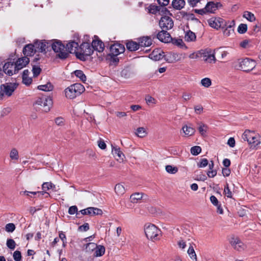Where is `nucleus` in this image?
<instances>
[{"instance_id": "1", "label": "nucleus", "mask_w": 261, "mask_h": 261, "mask_svg": "<svg viewBox=\"0 0 261 261\" xmlns=\"http://www.w3.org/2000/svg\"><path fill=\"white\" fill-rule=\"evenodd\" d=\"M169 63H173L179 59L178 55L175 53H169L165 55V53L161 48L154 49L149 55V58L154 61H159L163 58Z\"/></svg>"}, {"instance_id": "2", "label": "nucleus", "mask_w": 261, "mask_h": 261, "mask_svg": "<svg viewBox=\"0 0 261 261\" xmlns=\"http://www.w3.org/2000/svg\"><path fill=\"white\" fill-rule=\"evenodd\" d=\"M53 104V101L51 97L47 95H42L37 99L34 106L36 110L42 112L47 113L50 110Z\"/></svg>"}, {"instance_id": "3", "label": "nucleus", "mask_w": 261, "mask_h": 261, "mask_svg": "<svg viewBox=\"0 0 261 261\" xmlns=\"http://www.w3.org/2000/svg\"><path fill=\"white\" fill-rule=\"evenodd\" d=\"M124 51L125 47L123 44L115 43L111 46V53L106 56V60L113 63H117L119 62V59L117 56L123 53Z\"/></svg>"}, {"instance_id": "4", "label": "nucleus", "mask_w": 261, "mask_h": 261, "mask_svg": "<svg viewBox=\"0 0 261 261\" xmlns=\"http://www.w3.org/2000/svg\"><path fill=\"white\" fill-rule=\"evenodd\" d=\"M85 90L84 86L81 83L71 85L64 90L65 95L68 99H74L80 96Z\"/></svg>"}, {"instance_id": "5", "label": "nucleus", "mask_w": 261, "mask_h": 261, "mask_svg": "<svg viewBox=\"0 0 261 261\" xmlns=\"http://www.w3.org/2000/svg\"><path fill=\"white\" fill-rule=\"evenodd\" d=\"M36 52L35 45L32 44L26 45L23 49V54L27 57L18 59L15 63V65H27L30 62L28 56H32Z\"/></svg>"}, {"instance_id": "6", "label": "nucleus", "mask_w": 261, "mask_h": 261, "mask_svg": "<svg viewBox=\"0 0 261 261\" xmlns=\"http://www.w3.org/2000/svg\"><path fill=\"white\" fill-rule=\"evenodd\" d=\"M144 231L147 239L153 242L160 240L161 237V230L152 224H146Z\"/></svg>"}, {"instance_id": "7", "label": "nucleus", "mask_w": 261, "mask_h": 261, "mask_svg": "<svg viewBox=\"0 0 261 261\" xmlns=\"http://www.w3.org/2000/svg\"><path fill=\"white\" fill-rule=\"evenodd\" d=\"M93 53V49L89 43H83L76 52V57L82 61L86 60Z\"/></svg>"}, {"instance_id": "8", "label": "nucleus", "mask_w": 261, "mask_h": 261, "mask_svg": "<svg viewBox=\"0 0 261 261\" xmlns=\"http://www.w3.org/2000/svg\"><path fill=\"white\" fill-rule=\"evenodd\" d=\"M161 15L163 16L159 22L160 26L163 29L169 30L173 27V21L172 18L169 16L171 15L170 12L167 8H164L161 11Z\"/></svg>"}, {"instance_id": "9", "label": "nucleus", "mask_w": 261, "mask_h": 261, "mask_svg": "<svg viewBox=\"0 0 261 261\" xmlns=\"http://www.w3.org/2000/svg\"><path fill=\"white\" fill-rule=\"evenodd\" d=\"M18 86L17 83H9L2 84L0 86V99H2L4 94L11 96Z\"/></svg>"}, {"instance_id": "10", "label": "nucleus", "mask_w": 261, "mask_h": 261, "mask_svg": "<svg viewBox=\"0 0 261 261\" xmlns=\"http://www.w3.org/2000/svg\"><path fill=\"white\" fill-rule=\"evenodd\" d=\"M51 47L57 55L61 59H65L69 56V53L66 51L64 45L59 41L54 42Z\"/></svg>"}, {"instance_id": "11", "label": "nucleus", "mask_w": 261, "mask_h": 261, "mask_svg": "<svg viewBox=\"0 0 261 261\" xmlns=\"http://www.w3.org/2000/svg\"><path fill=\"white\" fill-rule=\"evenodd\" d=\"M242 138L244 141L251 144V147L255 148L260 144V141L255 137L254 132L246 130L242 134Z\"/></svg>"}, {"instance_id": "12", "label": "nucleus", "mask_w": 261, "mask_h": 261, "mask_svg": "<svg viewBox=\"0 0 261 261\" xmlns=\"http://www.w3.org/2000/svg\"><path fill=\"white\" fill-rule=\"evenodd\" d=\"M201 58L207 63L215 64L216 62L215 50L210 48L202 49Z\"/></svg>"}, {"instance_id": "13", "label": "nucleus", "mask_w": 261, "mask_h": 261, "mask_svg": "<svg viewBox=\"0 0 261 261\" xmlns=\"http://www.w3.org/2000/svg\"><path fill=\"white\" fill-rule=\"evenodd\" d=\"M208 25L215 29L223 28L226 24V21L220 17H212L208 20Z\"/></svg>"}, {"instance_id": "14", "label": "nucleus", "mask_w": 261, "mask_h": 261, "mask_svg": "<svg viewBox=\"0 0 261 261\" xmlns=\"http://www.w3.org/2000/svg\"><path fill=\"white\" fill-rule=\"evenodd\" d=\"M235 25V21L234 20L226 21V24L223 28V35L225 37H228L234 32L232 28Z\"/></svg>"}, {"instance_id": "15", "label": "nucleus", "mask_w": 261, "mask_h": 261, "mask_svg": "<svg viewBox=\"0 0 261 261\" xmlns=\"http://www.w3.org/2000/svg\"><path fill=\"white\" fill-rule=\"evenodd\" d=\"M91 47L93 50H95L99 52L102 51L105 47L103 42L99 40L97 36H94V39L92 42Z\"/></svg>"}, {"instance_id": "16", "label": "nucleus", "mask_w": 261, "mask_h": 261, "mask_svg": "<svg viewBox=\"0 0 261 261\" xmlns=\"http://www.w3.org/2000/svg\"><path fill=\"white\" fill-rule=\"evenodd\" d=\"M230 243L234 249L241 251L244 249L245 246L241 241L238 238H231Z\"/></svg>"}, {"instance_id": "17", "label": "nucleus", "mask_w": 261, "mask_h": 261, "mask_svg": "<svg viewBox=\"0 0 261 261\" xmlns=\"http://www.w3.org/2000/svg\"><path fill=\"white\" fill-rule=\"evenodd\" d=\"M157 38L164 43H168L172 40L170 34L164 30L161 31L157 34Z\"/></svg>"}, {"instance_id": "18", "label": "nucleus", "mask_w": 261, "mask_h": 261, "mask_svg": "<svg viewBox=\"0 0 261 261\" xmlns=\"http://www.w3.org/2000/svg\"><path fill=\"white\" fill-rule=\"evenodd\" d=\"M24 66H3L4 72L9 76L16 74Z\"/></svg>"}, {"instance_id": "19", "label": "nucleus", "mask_w": 261, "mask_h": 261, "mask_svg": "<svg viewBox=\"0 0 261 261\" xmlns=\"http://www.w3.org/2000/svg\"><path fill=\"white\" fill-rule=\"evenodd\" d=\"M138 40L141 47H148L152 43V39L150 36H143L138 38Z\"/></svg>"}, {"instance_id": "20", "label": "nucleus", "mask_w": 261, "mask_h": 261, "mask_svg": "<svg viewBox=\"0 0 261 261\" xmlns=\"http://www.w3.org/2000/svg\"><path fill=\"white\" fill-rule=\"evenodd\" d=\"M220 6H221V4L220 3H215L213 2H210L207 3L205 7L207 13H214Z\"/></svg>"}, {"instance_id": "21", "label": "nucleus", "mask_w": 261, "mask_h": 261, "mask_svg": "<svg viewBox=\"0 0 261 261\" xmlns=\"http://www.w3.org/2000/svg\"><path fill=\"white\" fill-rule=\"evenodd\" d=\"M30 71L28 70H24L23 71L22 75V82L25 85L28 86L32 83V79L29 76Z\"/></svg>"}, {"instance_id": "22", "label": "nucleus", "mask_w": 261, "mask_h": 261, "mask_svg": "<svg viewBox=\"0 0 261 261\" xmlns=\"http://www.w3.org/2000/svg\"><path fill=\"white\" fill-rule=\"evenodd\" d=\"M79 44L75 41H71L66 45V49L70 53H74L76 55V52L79 49Z\"/></svg>"}, {"instance_id": "23", "label": "nucleus", "mask_w": 261, "mask_h": 261, "mask_svg": "<svg viewBox=\"0 0 261 261\" xmlns=\"http://www.w3.org/2000/svg\"><path fill=\"white\" fill-rule=\"evenodd\" d=\"M55 188V186L51 182H45L42 185V191H41L43 193V195L44 194H46L47 196L46 197L49 196V194L47 192L50 189H52Z\"/></svg>"}, {"instance_id": "24", "label": "nucleus", "mask_w": 261, "mask_h": 261, "mask_svg": "<svg viewBox=\"0 0 261 261\" xmlns=\"http://www.w3.org/2000/svg\"><path fill=\"white\" fill-rule=\"evenodd\" d=\"M238 68H237V70H240L243 71L245 72H251L252 74H260L261 71L260 70H256L255 66H253V67L249 68H248V66H238Z\"/></svg>"}, {"instance_id": "25", "label": "nucleus", "mask_w": 261, "mask_h": 261, "mask_svg": "<svg viewBox=\"0 0 261 261\" xmlns=\"http://www.w3.org/2000/svg\"><path fill=\"white\" fill-rule=\"evenodd\" d=\"M112 151L114 156L116 158L117 160H123V157H124V155L120 150L119 147H113Z\"/></svg>"}, {"instance_id": "26", "label": "nucleus", "mask_w": 261, "mask_h": 261, "mask_svg": "<svg viewBox=\"0 0 261 261\" xmlns=\"http://www.w3.org/2000/svg\"><path fill=\"white\" fill-rule=\"evenodd\" d=\"M238 63L240 65H255L257 64L255 60L249 58L239 59Z\"/></svg>"}, {"instance_id": "27", "label": "nucleus", "mask_w": 261, "mask_h": 261, "mask_svg": "<svg viewBox=\"0 0 261 261\" xmlns=\"http://www.w3.org/2000/svg\"><path fill=\"white\" fill-rule=\"evenodd\" d=\"M36 52L43 53L45 51L47 48V43L46 42H35Z\"/></svg>"}, {"instance_id": "28", "label": "nucleus", "mask_w": 261, "mask_h": 261, "mask_svg": "<svg viewBox=\"0 0 261 261\" xmlns=\"http://www.w3.org/2000/svg\"><path fill=\"white\" fill-rule=\"evenodd\" d=\"M243 17L250 22H253L256 20L254 14L250 11H245L243 12Z\"/></svg>"}, {"instance_id": "29", "label": "nucleus", "mask_w": 261, "mask_h": 261, "mask_svg": "<svg viewBox=\"0 0 261 261\" xmlns=\"http://www.w3.org/2000/svg\"><path fill=\"white\" fill-rule=\"evenodd\" d=\"M126 46L127 49L131 51L138 50L140 47L139 42L137 43L133 41H129L126 43Z\"/></svg>"}, {"instance_id": "30", "label": "nucleus", "mask_w": 261, "mask_h": 261, "mask_svg": "<svg viewBox=\"0 0 261 261\" xmlns=\"http://www.w3.org/2000/svg\"><path fill=\"white\" fill-rule=\"evenodd\" d=\"M186 3L184 0H173L172 3L173 7L176 10H181L185 6Z\"/></svg>"}, {"instance_id": "31", "label": "nucleus", "mask_w": 261, "mask_h": 261, "mask_svg": "<svg viewBox=\"0 0 261 261\" xmlns=\"http://www.w3.org/2000/svg\"><path fill=\"white\" fill-rule=\"evenodd\" d=\"M182 129L183 132L185 133V136H193L195 132V129L194 128L187 125L183 126Z\"/></svg>"}, {"instance_id": "32", "label": "nucleus", "mask_w": 261, "mask_h": 261, "mask_svg": "<svg viewBox=\"0 0 261 261\" xmlns=\"http://www.w3.org/2000/svg\"><path fill=\"white\" fill-rule=\"evenodd\" d=\"M105 248L101 245H97V248L95 249L93 255L95 257L101 256L105 254Z\"/></svg>"}, {"instance_id": "33", "label": "nucleus", "mask_w": 261, "mask_h": 261, "mask_svg": "<svg viewBox=\"0 0 261 261\" xmlns=\"http://www.w3.org/2000/svg\"><path fill=\"white\" fill-rule=\"evenodd\" d=\"M185 40L188 42L195 41L196 39V36L194 33L191 31L186 32L185 36Z\"/></svg>"}, {"instance_id": "34", "label": "nucleus", "mask_w": 261, "mask_h": 261, "mask_svg": "<svg viewBox=\"0 0 261 261\" xmlns=\"http://www.w3.org/2000/svg\"><path fill=\"white\" fill-rule=\"evenodd\" d=\"M197 124L198 125V130L200 135L203 136L205 135L207 129V125L202 122H198Z\"/></svg>"}, {"instance_id": "35", "label": "nucleus", "mask_w": 261, "mask_h": 261, "mask_svg": "<svg viewBox=\"0 0 261 261\" xmlns=\"http://www.w3.org/2000/svg\"><path fill=\"white\" fill-rule=\"evenodd\" d=\"M115 191L117 195H121L125 193V190L123 185L118 184L115 187Z\"/></svg>"}, {"instance_id": "36", "label": "nucleus", "mask_w": 261, "mask_h": 261, "mask_svg": "<svg viewBox=\"0 0 261 261\" xmlns=\"http://www.w3.org/2000/svg\"><path fill=\"white\" fill-rule=\"evenodd\" d=\"M187 253L188 255H189L190 257L192 259L194 260L195 261L197 260V256L196 254V253L195 252L194 247L192 245H190V246L189 247V249L187 251Z\"/></svg>"}, {"instance_id": "37", "label": "nucleus", "mask_w": 261, "mask_h": 261, "mask_svg": "<svg viewBox=\"0 0 261 261\" xmlns=\"http://www.w3.org/2000/svg\"><path fill=\"white\" fill-rule=\"evenodd\" d=\"M37 88L40 90L44 91H50L53 89V86L50 83H48L45 85L38 86Z\"/></svg>"}, {"instance_id": "38", "label": "nucleus", "mask_w": 261, "mask_h": 261, "mask_svg": "<svg viewBox=\"0 0 261 261\" xmlns=\"http://www.w3.org/2000/svg\"><path fill=\"white\" fill-rule=\"evenodd\" d=\"M143 196L142 193H136L130 195V199L132 202L136 203L139 200L142 199Z\"/></svg>"}, {"instance_id": "39", "label": "nucleus", "mask_w": 261, "mask_h": 261, "mask_svg": "<svg viewBox=\"0 0 261 261\" xmlns=\"http://www.w3.org/2000/svg\"><path fill=\"white\" fill-rule=\"evenodd\" d=\"M136 134L140 138H143L145 137L147 133L144 127H140L137 129Z\"/></svg>"}, {"instance_id": "40", "label": "nucleus", "mask_w": 261, "mask_h": 261, "mask_svg": "<svg viewBox=\"0 0 261 261\" xmlns=\"http://www.w3.org/2000/svg\"><path fill=\"white\" fill-rule=\"evenodd\" d=\"M10 158L12 160H18L19 159V154L18 150L14 148L11 149L10 152Z\"/></svg>"}, {"instance_id": "41", "label": "nucleus", "mask_w": 261, "mask_h": 261, "mask_svg": "<svg viewBox=\"0 0 261 261\" xmlns=\"http://www.w3.org/2000/svg\"><path fill=\"white\" fill-rule=\"evenodd\" d=\"M97 248V244L94 243H89L87 244L85 250L86 252H90L91 251H94L95 249Z\"/></svg>"}, {"instance_id": "42", "label": "nucleus", "mask_w": 261, "mask_h": 261, "mask_svg": "<svg viewBox=\"0 0 261 261\" xmlns=\"http://www.w3.org/2000/svg\"><path fill=\"white\" fill-rule=\"evenodd\" d=\"M166 171L170 174H175L178 172V168L171 165H167L165 167Z\"/></svg>"}, {"instance_id": "43", "label": "nucleus", "mask_w": 261, "mask_h": 261, "mask_svg": "<svg viewBox=\"0 0 261 261\" xmlns=\"http://www.w3.org/2000/svg\"><path fill=\"white\" fill-rule=\"evenodd\" d=\"M74 74L75 76L79 77L82 82H84L86 81V76L82 71L79 70H75Z\"/></svg>"}, {"instance_id": "44", "label": "nucleus", "mask_w": 261, "mask_h": 261, "mask_svg": "<svg viewBox=\"0 0 261 261\" xmlns=\"http://www.w3.org/2000/svg\"><path fill=\"white\" fill-rule=\"evenodd\" d=\"M247 31V25L245 23H241L238 28V32L241 34L245 33Z\"/></svg>"}, {"instance_id": "45", "label": "nucleus", "mask_w": 261, "mask_h": 261, "mask_svg": "<svg viewBox=\"0 0 261 261\" xmlns=\"http://www.w3.org/2000/svg\"><path fill=\"white\" fill-rule=\"evenodd\" d=\"M68 213L70 215H73L74 214H76V217L78 218H81L80 216V213H77V207L76 206H71L68 209Z\"/></svg>"}, {"instance_id": "46", "label": "nucleus", "mask_w": 261, "mask_h": 261, "mask_svg": "<svg viewBox=\"0 0 261 261\" xmlns=\"http://www.w3.org/2000/svg\"><path fill=\"white\" fill-rule=\"evenodd\" d=\"M190 151L192 154L197 155L201 152V148L199 146H195L191 147Z\"/></svg>"}, {"instance_id": "47", "label": "nucleus", "mask_w": 261, "mask_h": 261, "mask_svg": "<svg viewBox=\"0 0 261 261\" xmlns=\"http://www.w3.org/2000/svg\"><path fill=\"white\" fill-rule=\"evenodd\" d=\"M172 42L173 44L181 48L185 46V43L181 39H172Z\"/></svg>"}, {"instance_id": "48", "label": "nucleus", "mask_w": 261, "mask_h": 261, "mask_svg": "<svg viewBox=\"0 0 261 261\" xmlns=\"http://www.w3.org/2000/svg\"><path fill=\"white\" fill-rule=\"evenodd\" d=\"M224 193L228 198H232V193L229 188L228 183H226V185L224 186Z\"/></svg>"}, {"instance_id": "49", "label": "nucleus", "mask_w": 261, "mask_h": 261, "mask_svg": "<svg viewBox=\"0 0 261 261\" xmlns=\"http://www.w3.org/2000/svg\"><path fill=\"white\" fill-rule=\"evenodd\" d=\"M145 100L146 103L149 105L151 104H156L157 102V100L154 98H153V97L149 95H147L146 96Z\"/></svg>"}, {"instance_id": "50", "label": "nucleus", "mask_w": 261, "mask_h": 261, "mask_svg": "<svg viewBox=\"0 0 261 261\" xmlns=\"http://www.w3.org/2000/svg\"><path fill=\"white\" fill-rule=\"evenodd\" d=\"M201 84L203 86L208 88L211 85L212 82L210 79L205 77L201 80Z\"/></svg>"}, {"instance_id": "51", "label": "nucleus", "mask_w": 261, "mask_h": 261, "mask_svg": "<svg viewBox=\"0 0 261 261\" xmlns=\"http://www.w3.org/2000/svg\"><path fill=\"white\" fill-rule=\"evenodd\" d=\"M15 225L12 223H10L6 225L5 230L8 232H12L15 229Z\"/></svg>"}, {"instance_id": "52", "label": "nucleus", "mask_w": 261, "mask_h": 261, "mask_svg": "<svg viewBox=\"0 0 261 261\" xmlns=\"http://www.w3.org/2000/svg\"><path fill=\"white\" fill-rule=\"evenodd\" d=\"M201 52H202V49L191 54L189 57L190 59H192L201 58V55H202Z\"/></svg>"}, {"instance_id": "53", "label": "nucleus", "mask_w": 261, "mask_h": 261, "mask_svg": "<svg viewBox=\"0 0 261 261\" xmlns=\"http://www.w3.org/2000/svg\"><path fill=\"white\" fill-rule=\"evenodd\" d=\"M7 246L10 249L14 250L15 248L16 243L13 239H8L7 241Z\"/></svg>"}, {"instance_id": "54", "label": "nucleus", "mask_w": 261, "mask_h": 261, "mask_svg": "<svg viewBox=\"0 0 261 261\" xmlns=\"http://www.w3.org/2000/svg\"><path fill=\"white\" fill-rule=\"evenodd\" d=\"M208 165V160L206 159H201L199 163L197 164V166L199 168H203L206 167Z\"/></svg>"}, {"instance_id": "55", "label": "nucleus", "mask_w": 261, "mask_h": 261, "mask_svg": "<svg viewBox=\"0 0 261 261\" xmlns=\"http://www.w3.org/2000/svg\"><path fill=\"white\" fill-rule=\"evenodd\" d=\"M22 193L23 194H25L27 196H30L29 194H33V195H37V196H38V197H39L40 195H43V193L41 191L30 192V191H24L23 192H21L20 194H22Z\"/></svg>"}, {"instance_id": "56", "label": "nucleus", "mask_w": 261, "mask_h": 261, "mask_svg": "<svg viewBox=\"0 0 261 261\" xmlns=\"http://www.w3.org/2000/svg\"><path fill=\"white\" fill-rule=\"evenodd\" d=\"M41 71V69L40 66H33L32 71L34 77H37L38 76Z\"/></svg>"}, {"instance_id": "57", "label": "nucleus", "mask_w": 261, "mask_h": 261, "mask_svg": "<svg viewBox=\"0 0 261 261\" xmlns=\"http://www.w3.org/2000/svg\"><path fill=\"white\" fill-rule=\"evenodd\" d=\"M92 207H89L80 211L82 215H89L92 216Z\"/></svg>"}, {"instance_id": "58", "label": "nucleus", "mask_w": 261, "mask_h": 261, "mask_svg": "<svg viewBox=\"0 0 261 261\" xmlns=\"http://www.w3.org/2000/svg\"><path fill=\"white\" fill-rule=\"evenodd\" d=\"M121 75L122 77H124L125 78H128L129 77L130 75V72L129 70L127 68V67L122 70L121 71Z\"/></svg>"}, {"instance_id": "59", "label": "nucleus", "mask_w": 261, "mask_h": 261, "mask_svg": "<svg viewBox=\"0 0 261 261\" xmlns=\"http://www.w3.org/2000/svg\"><path fill=\"white\" fill-rule=\"evenodd\" d=\"M21 254L19 251L16 250L13 253V258L15 261H20L21 259Z\"/></svg>"}, {"instance_id": "60", "label": "nucleus", "mask_w": 261, "mask_h": 261, "mask_svg": "<svg viewBox=\"0 0 261 261\" xmlns=\"http://www.w3.org/2000/svg\"><path fill=\"white\" fill-rule=\"evenodd\" d=\"M149 12L152 14H155L159 11V7L154 5H150L148 8Z\"/></svg>"}, {"instance_id": "61", "label": "nucleus", "mask_w": 261, "mask_h": 261, "mask_svg": "<svg viewBox=\"0 0 261 261\" xmlns=\"http://www.w3.org/2000/svg\"><path fill=\"white\" fill-rule=\"evenodd\" d=\"M102 211L101 209L92 207V216L101 215Z\"/></svg>"}, {"instance_id": "62", "label": "nucleus", "mask_w": 261, "mask_h": 261, "mask_svg": "<svg viewBox=\"0 0 261 261\" xmlns=\"http://www.w3.org/2000/svg\"><path fill=\"white\" fill-rule=\"evenodd\" d=\"M55 122L58 125H63L64 124V119L62 117H57L55 119Z\"/></svg>"}, {"instance_id": "63", "label": "nucleus", "mask_w": 261, "mask_h": 261, "mask_svg": "<svg viewBox=\"0 0 261 261\" xmlns=\"http://www.w3.org/2000/svg\"><path fill=\"white\" fill-rule=\"evenodd\" d=\"M89 229V225L88 223H85L83 225L79 227V229L81 231H86Z\"/></svg>"}, {"instance_id": "64", "label": "nucleus", "mask_w": 261, "mask_h": 261, "mask_svg": "<svg viewBox=\"0 0 261 261\" xmlns=\"http://www.w3.org/2000/svg\"><path fill=\"white\" fill-rule=\"evenodd\" d=\"M203 108L201 105H198L194 107L195 112L197 114H200L203 112Z\"/></svg>"}]
</instances>
